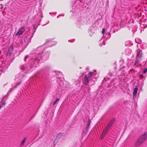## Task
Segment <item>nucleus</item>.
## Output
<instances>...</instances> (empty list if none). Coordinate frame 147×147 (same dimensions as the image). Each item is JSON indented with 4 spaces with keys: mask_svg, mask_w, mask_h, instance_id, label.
Listing matches in <instances>:
<instances>
[{
    "mask_svg": "<svg viewBox=\"0 0 147 147\" xmlns=\"http://www.w3.org/2000/svg\"><path fill=\"white\" fill-rule=\"evenodd\" d=\"M139 139L144 143L147 140V132H145L140 136Z\"/></svg>",
    "mask_w": 147,
    "mask_h": 147,
    "instance_id": "nucleus-1",
    "label": "nucleus"
},
{
    "mask_svg": "<svg viewBox=\"0 0 147 147\" xmlns=\"http://www.w3.org/2000/svg\"><path fill=\"white\" fill-rule=\"evenodd\" d=\"M143 143L142 142L138 139L135 143L134 146L135 147H140Z\"/></svg>",
    "mask_w": 147,
    "mask_h": 147,
    "instance_id": "nucleus-2",
    "label": "nucleus"
},
{
    "mask_svg": "<svg viewBox=\"0 0 147 147\" xmlns=\"http://www.w3.org/2000/svg\"><path fill=\"white\" fill-rule=\"evenodd\" d=\"M25 28L24 27H22L19 29L18 31L16 34V35L18 36L21 35L23 34Z\"/></svg>",
    "mask_w": 147,
    "mask_h": 147,
    "instance_id": "nucleus-3",
    "label": "nucleus"
},
{
    "mask_svg": "<svg viewBox=\"0 0 147 147\" xmlns=\"http://www.w3.org/2000/svg\"><path fill=\"white\" fill-rule=\"evenodd\" d=\"M89 80L90 79L87 78V75H86L83 81V83L85 85H87L89 83Z\"/></svg>",
    "mask_w": 147,
    "mask_h": 147,
    "instance_id": "nucleus-4",
    "label": "nucleus"
},
{
    "mask_svg": "<svg viewBox=\"0 0 147 147\" xmlns=\"http://www.w3.org/2000/svg\"><path fill=\"white\" fill-rule=\"evenodd\" d=\"M108 132V131H107V130H106L105 129H104L102 134L100 136V137L102 139H103L104 137L107 134Z\"/></svg>",
    "mask_w": 147,
    "mask_h": 147,
    "instance_id": "nucleus-5",
    "label": "nucleus"
},
{
    "mask_svg": "<svg viewBox=\"0 0 147 147\" xmlns=\"http://www.w3.org/2000/svg\"><path fill=\"white\" fill-rule=\"evenodd\" d=\"M138 89V88L137 86H136L134 88V90L133 92V96H136V94Z\"/></svg>",
    "mask_w": 147,
    "mask_h": 147,
    "instance_id": "nucleus-6",
    "label": "nucleus"
},
{
    "mask_svg": "<svg viewBox=\"0 0 147 147\" xmlns=\"http://www.w3.org/2000/svg\"><path fill=\"white\" fill-rule=\"evenodd\" d=\"M13 50V46L10 45L8 49V52L10 54H11Z\"/></svg>",
    "mask_w": 147,
    "mask_h": 147,
    "instance_id": "nucleus-7",
    "label": "nucleus"
},
{
    "mask_svg": "<svg viewBox=\"0 0 147 147\" xmlns=\"http://www.w3.org/2000/svg\"><path fill=\"white\" fill-rule=\"evenodd\" d=\"M112 125L109 124V123L107 125L106 127L105 128V129L106 130H107V131H108L110 129L112 126Z\"/></svg>",
    "mask_w": 147,
    "mask_h": 147,
    "instance_id": "nucleus-8",
    "label": "nucleus"
},
{
    "mask_svg": "<svg viewBox=\"0 0 147 147\" xmlns=\"http://www.w3.org/2000/svg\"><path fill=\"white\" fill-rule=\"evenodd\" d=\"M93 73L89 72L87 75H86L87 76V78L90 79V78H91L92 76Z\"/></svg>",
    "mask_w": 147,
    "mask_h": 147,
    "instance_id": "nucleus-9",
    "label": "nucleus"
},
{
    "mask_svg": "<svg viewBox=\"0 0 147 147\" xmlns=\"http://www.w3.org/2000/svg\"><path fill=\"white\" fill-rule=\"evenodd\" d=\"M26 69V67L25 65H21L20 66V69L22 70H25Z\"/></svg>",
    "mask_w": 147,
    "mask_h": 147,
    "instance_id": "nucleus-10",
    "label": "nucleus"
},
{
    "mask_svg": "<svg viewBox=\"0 0 147 147\" xmlns=\"http://www.w3.org/2000/svg\"><path fill=\"white\" fill-rule=\"evenodd\" d=\"M115 119H113L111 120L108 123L112 125L115 122Z\"/></svg>",
    "mask_w": 147,
    "mask_h": 147,
    "instance_id": "nucleus-11",
    "label": "nucleus"
},
{
    "mask_svg": "<svg viewBox=\"0 0 147 147\" xmlns=\"http://www.w3.org/2000/svg\"><path fill=\"white\" fill-rule=\"evenodd\" d=\"M63 135V134L62 133H59L56 136V138L59 139L60 137Z\"/></svg>",
    "mask_w": 147,
    "mask_h": 147,
    "instance_id": "nucleus-12",
    "label": "nucleus"
},
{
    "mask_svg": "<svg viewBox=\"0 0 147 147\" xmlns=\"http://www.w3.org/2000/svg\"><path fill=\"white\" fill-rule=\"evenodd\" d=\"M91 123V120H90L89 119L88 121H87V128H88L89 127V126L90 125V123Z\"/></svg>",
    "mask_w": 147,
    "mask_h": 147,
    "instance_id": "nucleus-13",
    "label": "nucleus"
},
{
    "mask_svg": "<svg viewBox=\"0 0 147 147\" xmlns=\"http://www.w3.org/2000/svg\"><path fill=\"white\" fill-rule=\"evenodd\" d=\"M26 140V138H25L23 139V140H22V142H21V146H23L24 145V143L25 142V141Z\"/></svg>",
    "mask_w": 147,
    "mask_h": 147,
    "instance_id": "nucleus-14",
    "label": "nucleus"
},
{
    "mask_svg": "<svg viewBox=\"0 0 147 147\" xmlns=\"http://www.w3.org/2000/svg\"><path fill=\"white\" fill-rule=\"evenodd\" d=\"M21 83V82H20L17 84H16L14 86H13L15 88H16L18 86L20 85Z\"/></svg>",
    "mask_w": 147,
    "mask_h": 147,
    "instance_id": "nucleus-15",
    "label": "nucleus"
},
{
    "mask_svg": "<svg viewBox=\"0 0 147 147\" xmlns=\"http://www.w3.org/2000/svg\"><path fill=\"white\" fill-rule=\"evenodd\" d=\"M59 98H57L54 102H53V105H54L57 102H59Z\"/></svg>",
    "mask_w": 147,
    "mask_h": 147,
    "instance_id": "nucleus-16",
    "label": "nucleus"
},
{
    "mask_svg": "<svg viewBox=\"0 0 147 147\" xmlns=\"http://www.w3.org/2000/svg\"><path fill=\"white\" fill-rule=\"evenodd\" d=\"M14 89H15L13 87H12L11 88H10L9 89V91L10 92H12Z\"/></svg>",
    "mask_w": 147,
    "mask_h": 147,
    "instance_id": "nucleus-17",
    "label": "nucleus"
},
{
    "mask_svg": "<svg viewBox=\"0 0 147 147\" xmlns=\"http://www.w3.org/2000/svg\"><path fill=\"white\" fill-rule=\"evenodd\" d=\"M6 104V102H3L2 104H1V105L2 107L3 106H4Z\"/></svg>",
    "mask_w": 147,
    "mask_h": 147,
    "instance_id": "nucleus-18",
    "label": "nucleus"
},
{
    "mask_svg": "<svg viewBox=\"0 0 147 147\" xmlns=\"http://www.w3.org/2000/svg\"><path fill=\"white\" fill-rule=\"evenodd\" d=\"M147 71V69H145L143 71V73H145Z\"/></svg>",
    "mask_w": 147,
    "mask_h": 147,
    "instance_id": "nucleus-19",
    "label": "nucleus"
},
{
    "mask_svg": "<svg viewBox=\"0 0 147 147\" xmlns=\"http://www.w3.org/2000/svg\"><path fill=\"white\" fill-rule=\"evenodd\" d=\"M28 57V55H26L25 57V59H24V61H26V59Z\"/></svg>",
    "mask_w": 147,
    "mask_h": 147,
    "instance_id": "nucleus-20",
    "label": "nucleus"
},
{
    "mask_svg": "<svg viewBox=\"0 0 147 147\" xmlns=\"http://www.w3.org/2000/svg\"><path fill=\"white\" fill-rule=\"evenodd\" d=\"M105 31V29L104 28H103L102 30V32L103 34L104 33Z\"/></svg>",
    "mask_w": 147,
    "mask_h": 147,
    "instance_id": "nucleus-21",
    "label": "nucleus"
},
{
    "mask_svg": "<svg viewBox=\"0 0 147 147\" xmlns=\"http://www.w3.org/2000/svg\"><path fill=\"white\" fill-rule=\"evenodd\" d=\"M2 107V106L1 105H0V109H1V108Z\"/></svg>",
    "mask_w": 147,
    "mask_h": 147,
    "instance_id": "nucleus-22",
    "label": "nucleus"
},
{
    "mask_svg": "<svg viewBox=\"0 0 147 147\" xmlns=\"http://www.w3.org/2000/svg\"><path fill=\"white\" fill-rule=\"evenodd\" d=\"M2 8H3V7H1V9H2Z\"/></svg>",
    "mask_w": 147,
    "mask_h": 147,
    "instance_id": "nucleus-23",
    "label": "nucleus"
},
{
    "mask_svg": "<svg viewBox=\"0 0 147 147\" xmlns=\"http://www.w3.org/2000/svg\"><path fill=\"white\" fill-rule=\"evenodd\" d=\"M2 5V4H1V5Z\"/></svg>",
    "mask_w": 147,
    "mask_h": 147,
    "instance_id": "nucleus-24",
    "label": "nucleus"
}]
</instances>
